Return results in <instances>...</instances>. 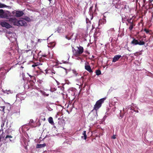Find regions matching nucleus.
Instances as JSON below:
<instances>
[{"label": "nucleus", "instance_id": "nucleus-26", "mask_svg": "<svg viewBox=\"0 0 153 153\" xmlns=\"http://www.w3.org/2000/svg\"><path fill=\"white\" fill-rule=\"evenodd\" d=\"M93 7L92 6V7H91L90 8V9H89V11H90V12H91V13H92L93 12L92 11V8H93Z\"/></svg>", "mask_w": 153, "mask_h": 153}, {"label": "nucleus", "instance_id": "nucleus-29", "mask_svg": "<svg viewBox=\"0 0 153 153\" xmlns=\"http://www.w3.org/2000/svg\"><path fill=\"white\" fill-rule=\"evenodd\" d=\"M9 34L11 35L10 36H14L15 34L13 33H12L11 32L9 33Z\"/></svg>", "mask_w": 153, "mask_h": 153}, {"label": "nucleus", "instance_id": "nucleus-27", "mask_svg": "<svg viewBox=\"0 0 153 153\" xmlns=\"http://www.w3.org/2000/svg\"><path fill=\"white\" fill-rule=\"evenodd\" d=\"M144 30L147 33H148L149 32V30L146 29H145Z\"/></svg>", "mask_w": 153, "mask_h": 153}, {"label": "nucleus", "instance_id": "nucleus-38", "mask_svg": "<svg viewBox=\"0 0 153 153\" xmlns=\"http://www.w3.org/2000/svg\"><path fill=\"white\" fill-rule=\"evenodd\" d=\"M31 42L32 43V44H33V43L34 42H33V40H31Z\"/></svg>", "mask_w": 153, "mask_h": 153}, {"label": "nucleus", "instance_id": "nucleus-25", "mask_svg": "<svg viewBox=\"0 0 153 153\" xmlns=\"http://www.w3.org/2000/svg\"><path fill=\"white\" fill-rule=\"evenodd\" d=\"M41 92L44 95H46L47 96H48L49 95L48 94H45V92L43 91H41Z\"/></svg>", "mask_w": 153, "mask_h": 153}, {"label": "nucleus", "instance_id": "nucleus-49", "mask_svg": "<svg viewBox=\"0 0 153 153\" xmlns=\"http://www.w3.org/2000/svg\"><path fill=\"white\" fill-rule=\"evenodd\" d=\"M10 141H11V140H10Z\"/></svg>", "mask_w": 153, "mask_h": 153}, {"label": "nucleus", "instance_id": "nucleus-20", "mask_svg": "<svg viewBox=\"0 0 153 153\" xmlns=\"http://www.w3.org/2000/svg\"><path fill=\"white\" fill-rule=\"evenodd\" d=\"M40 65V63L39 62H36L34 63V64L32 65L33 67H35Z\"/></svg>", "mask_w": 153, "mask_h": 153}, {"label": "nucleus", "instance_id": "nucleus-33", "mask_svg": "<svg viewBox=\"0 0 153 153\" xmlns=\"http://www.w3.org/2000/svg\"><path fill=\"white\" fill-rule=\"evenodd\" d=\"M10 91H7V90H6L5 91V93H7V94H9V93H8V92H10Z\"/></svg>", "mask_w": 153, "mask_h": 153}, {"label": "nucleus", "instance_id": "nucleus-2", "mask_svg": "<svg viewBox=\"0 0 153 153\" xmlns=\"http://www.w3.org/2000/svg\"><path fill=\"white\" fill-rule=\"evenodd\" d=\"M10 22L13 25L17 26H23L27 25V23L24 20H18L16 18H11L9 20Z\"/></svg>", "mask_w": 153, "mask_h": 153}, {"label": "nucleus", "instance_id": "nucleus-24", "mask_svg": "<svg viewBox=\"0 0 153 153\" xmlns=\"http://www.w3.org/2000/svg\"><path fill=\"white\" fill-rule=\"evenodd\" d=\"M5 122V120H3L2 121V124H1V127H3L4 126Z\"/></svg>", "mask_w": 153, "mask_h": 153}, {"label": "nucleus", "instance_id": "nucleus-39", "mask_svg": "<svg viewBox=\"0 0 153 153\" xmlns=\"http://www.w3.org/2000/svg\"><path fill=\"white\" fill-rule=\"evenodd\" d=\"M30 51V50H26V52L27 53V52H28Z\"/></svg>", "mask_w": 153, "mask_h": 153}, {"label": "nucleus", "instance_id": "nucleus-18", "mask_svg": "<svg viewBox=\"0 0 153 153\" xmlns=\"http://www.w3.org/2000/svg\"><path fill=\"white\" fill-rule=\"evenodd\" d=\"M7 7V6L4 4L0 3V8H5Z\"/></svg>", "mask_w": 153, "mask_h": 153}, {"label": "nucleus", "instance_id": "nucleus-17", "mask_svg": "<svg viewBox=\"0 0 153 153\" xmlns=\"http://www.w3.org/2000/svg\"><path fill=\"white\" fill-rule=\"evenodd\" d=\"M100 32L99 31H98L97 32H95V33L94 34V36L95 37H98L99 35H100Z\"/></svg>", "mask_w": 153, "mask_h": 153}, {"label": "nucleus", "instance_id": "nucleus-45", "mask_svg": "<svg viewBox=\"0 0 153 153\" xmlns=\"http://www.w3.org/2000/svg\"><path fill=\"white\" fill-rule=\"evenodd\" d=\"M66 38L67 39H68V40H69L70 39H69L67 37H66Z\"/></svg>", "mask_w": 153, "mask_h": 153}, {"label": "nucleus", "instance_id": "nucleus-31", "mask_svg": "<svg viewBox=\"0 0 153 153\" xmlns=\"http://www.w3.org/2000/svg\"><path fill=\"white\" fill-rule=\"evenodd\" d=\"M38 82L40 83H42L43 82V81L42 80L39 79L38 80Z\"/></svg>", "mask_w": 153, "mask_h": 153}, {"label": "nucleus", "instance_id": "nucleus-8", "mask_svg": "<svg viewBox=\"0 0 153 153\" xmlns=\"http://www.w3.org/2000/svg\"><path fill=\"white\" fill-rule=\"evenodd\" d=\"M106 22V20L105 19L103 18L102 19H100L99 20V26H100L101 25H103L105 24Z\"/></svg>", "mask_w": 153, "mask_h": 153}, {"label": "nucleus", "instance_id": "nucleus-11", "mask_svg": "<svg viewBox=\"0 0 153 153\" xmlns=\"http://www.w3.org/2000/svg\"><path fill=\"white\" fill-rule=\"evenodd\" d=\"M114 30L113 28H110L109 30H108L107 33L108 35H111L114 33Z\"/></svg>", "mask_w": 153, "mask_h": 153}, {"label": "nucleus", "instance_id": "nucleus-41", "mask_svg": "<svg viewBox=\"0 0 153 153\" xmlns=\"http://www.w3.org/2000/svg\"><path fill=\"white\" fill-rule=\"evenodd\" d=\"M115 99H116V98H114V100H115Z\"/></svg>", "mask_w": 153, "mask_h": 153}, {"label": "nucleus", "instance_id": "nucleus-19", "mask_svg": "<svg viewBox=\"0 0 153 153\" xmlns=\"http://www.w3.org/2000/svg\"><path fill=\"white\" fill-rule=\"evenodd\" d=\"M145 42L143 41H138V45H143L145 44Z\"/></svg>", "mask_w": 153, "mask_h": 153}, {"label": "nucleus", "instance_id": "nucleus-7", "mask_svg": "<svg viewBox=\"0 0 153 153\" xmlns=\"http://www.w3.org/2000/svg\"><path fill=\"white\" fill-rule=\"evenodd\" d=\"M87 63L85 62V70H87L90 73H92L93 72L92 70H91L90 65H87Z\"/></svg>", "mask_w": 153, "mask_h": 153}, {"label": "nucleus", "instance_id": "nucleus-32", "mask_svg": "<svg viewBox=\"0 0 153 153\" xmlns=\"http://www.w3.org/2000/svg\"><path fill=\"white\" fill-rule=\"evenodd\" d=\"M112 138L113 139H115L116 138V136H115V135H113L112 137Z\"/></svg>", "mask_w": 153, "mask_h": 153}, {"label": "nucleus", "instance_id": "nucleus-47", "mask_svg": "<svg viewBox=\"0 0 153 153\" xmlns=\"http://www.w3.org/2000/svg\"><path fill=\"white\" fill-rule=\"evenodd\" d=\"M9 39L10 40H11V39L10 38H9Z\"/></svg>", "mask_w": 153, "mask_h": 153}, {"label": "nucleus", "instance_id": "nucleus-10", "mask_svg": "<svg viewBox=\"0 0 153 153\" xmlns=\"http://www.w3.org/2000/svg\"><path fill=\"white\" fill-rule=\"evenodd\" d=\"M131 44L134 45H136L138 44V41L135 39H134L131 42Z\"/></svg>", "mask_w": 153, "mask_h": 153}, {"label": "nucleus", "instance_id": "nucleus-1", "mask_svg": "<svg viewBox=\"0 0 153 153\" xmlns=\"http://www.w3.org/2000/svg\"><path fill=\"white\" fill-rule=\"evenodd\" d=\"M106 99L105 97L102 98L97 101L93 109L89 114V117L90 120L93 121L97 120V110L101 106L102 104L104 102Z\"/></svg>", "mask_w": 153, "mask_h": 153}, {"label": "nucleus", "instance_id": "nucleus-13", "mask_svg": "<svg viewBox=\"0 0 153 153\" xmlns=\"http://www.w3.org/2000/svg\"><path fill=\"white\" fill-rule=\"evenodd\" d=\"M135 26V25L133 24V23L132 22H130V26L128 28V29L130 30H131L133 28V27Z\"/></svg>", "mask_w": 153, "mask_h": 153}, {"label": "nucleus", "instance_id": "nucleus-6", "mask_svg": "<svg viewBox=\"0 0 153 153\" xmlns=\"http://www.w3.org/2000/svg\"><path fill=\"white\" fill-rule=\"evenodd\" d=\"M0 25L2 27L7 28H10L12 27L10 25L5 21L1 22L0 23Z\"/></svg>", "mask_w": 153, "mask_h": 153}, {"label": "nucleus", "instance_id": "nucleus-43", "mask_svg": "<svg viewBox=\"0 0 153 153\" xmlns=\"http://www.w3.org/2000/svg\"><path fill=\"white\" fill-rule=\"evenodd\" d=\"M8 123V122L7 121V123H6L7 124Z\"/></svg>", "mask_w": 153, "mask_h": 153}, {"label": "nucleus", "instance_id": "nucleus-9", "mask_svg": "<svg viewBox=\"0 0 153 153\" xmlns=\"http://www.w3.org/2000/svg\"><path fill=\"white\" fill-rule=\"evenodd\" d=\"M121 57L120 55H117L115 56L113 59L112 62H115L117 61Z\"/></svg>", "mask_w": 153, "mask_h": 153}, {"label": "nucleus", "instance_id": "nucleus-5", "mask_svg": "<svg viewBox=\"0 0 153 153\" xmlns=\"http://www.w3.org/2000/svg\"><path fill=\"white\" fill-rule=\"evenodd\" d=\"M12 13L17 17H19L24 14V13L22 11L14 10L12 12Z\"/></svg>", "mask_w": 153, "mask_h": 153}, {"label": "nucleus", "instance_id": "nucleus-42", "mask_svg": "<svg viewBox=\"0 0 153 153\" xmlns=\"http://www.w3.org/2000/svg\"><path fill=\"white\" fill-rule=\"evenodd\" d=\"M128 50L129 51H130V50H129V49H128Z\"/></svg>", "mask_w": 153, "mask_h": 153}, {"label": "nucleus", "instance_id": "nucleus-22", "mask_svg": "<svg viewBox=\"0 0 153 153\" xmlns=\"http://www.w3.org/2000/svg\"><path fill=\"white\" fill-rule=\"evenodd\" d=\"M5 107L4 106H1L0 107L1 109H0V110L3 111L4 113V109L5 108Z\"/></svg>", "mask_w": 153, "mask_h": 153}, {"label": "nucleus", "instance_id": "nucleus-34", "mask_svg": "<svg viewBox=\"0 0 153 153\" xmlns=\"http://www.w3.org/2000/svg\"><path fill=\"white\" fill-rule=\"evenodd\" d=\"M81 79H82V82H83V76H82L81 77Z\"/></svg>", "mask_w": 153, "mask_h": 153}, {"label": "nucleus", "instance_id": "nucleus-16", "mask_svg": "<svg viewBox=\"0 0 153 153\" xmlns=\"http://www.w3.org/2000/svg\"><path fill=\"white\" fill-rule=\"evenodd\" d=\"M82 135H83V136H82L81 137V138H84V139L85 140L87 138V135L86 134V131H83V132L82 133Z\"/></svg>", "mask_w": 153, "mask_h": 153}, {"label": "nucleus", "instance_id": "nucleus-46", "mask_svg": "<svg viewBox=\"0 0 153 153\" xmlns=\"http://www.w3.org/2000/svg\"><path fill=\"white\" fill-rule=\"evenodd\" d=\"M1 1H4V0H1Z\"/></svg>", "mask_w": 153, "mask_h": 153}, {"label": "nucleus", "instance_id": "nucleus-35", "mask_svg": "<svg viewBox=\"0 0 153 153\" xmlns=\"http://www.w3.org/2000/svg\"><path fill=\"white\" fill-rule=\"evenodd\" d=\"M52 57H53V54L52 53L51 56H50V58H52Z\"/></svg>", "mask_w": 153, "mask_h": 153}, {"label": "nucleus", "instance_id": "nucleus-23", "mask_svg": "<svg viewBox=\"0 0 153 153\" xmlns=\"http://www.w3.org/2000/svg\"><path fill=\"white\" fill-rule=\"evenodd\" d=\"M73 73L76 76L77 74V73L76 71L74 69L73 70H72Z\"/></svg>", "mask_w": 153, "mask_h": 153}, {"label": "nucleus", "instance_id": "nucleus-44", "mask_svg": "<svg viewBox=\"0 0 153 153\" xmlns=\"http://www.w3.org/2000/svg\"><path fill=\"white\" fill-rule=\"evenodd\" d=\"M52 73L53 74H55V73L54 72H52Z\"/></svg>", "mask_w": 153, "mask_h": 153}, {"label": "nucleus", "instance_id": "nucleus-30", "mask_svg": "<svg viewBox=\"0 0 153 153\" xmlns=\"http://www.w3.org/2000/svg\"><path fill=\"white\" fill-rule=\"evenodd\" d=\"M25 20L28 21H29L30 20V19L28 17H26L25 18Z\"/></svg>", "mask_w": 153, "mask_h": 153}, {"label": "nucleus", "instance_id": "nucleus-48", "mask_svg": "<svg viewBox=\"0 0 153 153\" xmlns=\"http://www.w3.org/2000/svg\"><path fill=\"white\" fill-rule=\"evenodd\" d=\"M144 38H145L146 37V36H144Z\"/></svg>", "mask_w": 153, "mask_h": 153}, {"label": "nucleus", "instance_id": "nucleus-36", "mask_svg": "<svg viewBox=\"0 0 153 153\" xmlns=\"http://www.w3.org/2000/svg\"><path fill=\"white\" fill-rule=\"evenodd\" d=\"M131 19H130V20H128L127 21L130 23V22H131Z\"/></svg>", "mask_w": 153, "mask_h": 153}, {"label": "nucleus", "instance_id": "nucleus-28", "mask_svg": "<svg viewBox=\"0 0 153 153\" xmlns=\"http://www.w3.org/2000/svg\"><path fill=\"white\" fill-rule=\"evenodd\" d=\"M12 137L10 136V135H7L5 137L6 138H12Z\"/></svg>", "mask_w": 153, "mask_h": 153}, {"label": "nucleus", "instance_id": "nucleus-12", "mask_svg": "<svg viewBox=\"0 0 153 153\" xmlns=\"http://www.w3.org/2000/svg\"><path fill=\"white\" fill-rule=\"evenodd\" d=\"M46 146V144L44 143L43 144H38L36 145V147L37 148L43 147Z\"/></svg>", "mask_w": 153, "mask_h": 153}, {"label": "nucleus", "instance_id": "nucleus-3", "mask_svg": "<svg viewBox=\"0 0 153 153\" xmlns=\"http://www.w3.org/2000/svg\"><path fill=\"white\" fill-rule=\"evenodd\" d=\"M7 13H9V11L4 12L3 10L0 9V17L8 19L9 16L8 15Z\"/></svg>", "mask_w": 153, "mask_h": 153}, {"label": "nucleus", "instance_id": "nucleus-14", "mask_svg": "<svg viewBox=\"0 0 153 153\" xmlns=\"http://www.w3.org/2000/svg\"><path fill=\"white\" fill-rule=\"evenodd\" d=\"M55 45V42H52L48 45V47L50 48H53Z\"/></svg>", "mask_w": 153, "mask_h": 153}, {"label": "nucleus", "instance_id": "nucleus-40", "mask_svg": "<svg viewBox=\"0 0 153 153\" xmlns=\"http://www.w3.org/2000/svg\"><path fill=\"white\" fill-rule=\"evenodd\" d=\"M46 55H44L43 56H44V57H46Z\"/></svg>", "mask_w": 153, "mask_h": 153}, {"label": "nucleus", "instance_id": "nucleus-21", "mask_svg": "<svg viewBox=\"0 0 153 153\" xmlns=\"http://www.w3.org/2000/svg\"><path fill=\"white\" fill-rule=\"evenodd\" d=\"M101 74V72L100 70H97L96 71V74L97 75H100Z\"/></svg>", "mask_w": 153, "mask_h": 153}, {"label": "nucleus", "instance_id": "nucleus-37", "mask_svg": "<svg viewBox=\"0 0 153 153\" xmlns=\"http://www.w3.org/2000/svg\"><path fill=\"white\" fill-rule=\"evenodd\" d=\"M33 120H30V122L31 123H32V122H33Z\"/></svg>", "mask_w": 153, "mask_h": 153}, {"label": "nucleus", "instance_id": "nucleus-4", "mask_svg": "<svg viewBox=\"0 0 153 153\" xmlns=\"http://www.w3.org/2000/svg\"><path fill=\"white\" fill-rule=\"evenodd\" d=\"M77 48L78 49L76 52L75 55L78 56L83 52L84 49L83 48L82 46H79V47H77Z\"/></svg>", "mask_w": 153, "mask_h": 153}, {"label": "nucleus", "instance_id": "nucleus-15", "mask_svg": "<svg viewBox=\"0 0 153 153\" xmlns=\"http://www.w3.org/2000/svg\"><path fill=\"white\" fill-rule=\"evenodd\" d=\"M48 120L49 122L50 123H51V124H52V125L54 124V122L53 121V118L52 117H49L48 118Z\"/></svg>", "mask_w": 153, "mask_h": 153}]
</instances>
